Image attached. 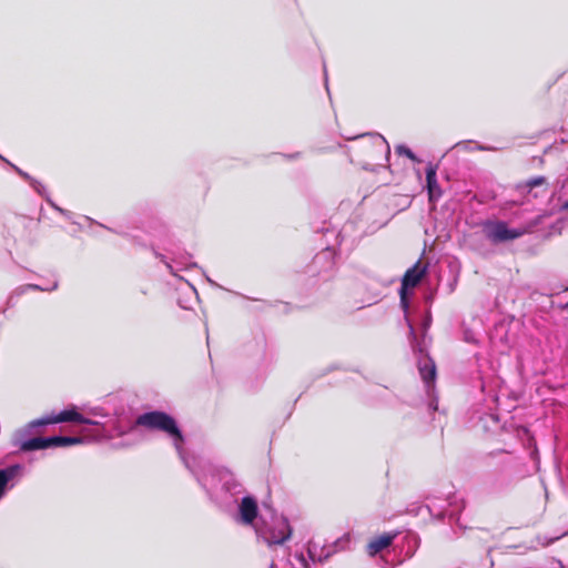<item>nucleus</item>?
<instances>
[{
	"instance_id": "5",
	"label": "nucleus",
	"mask_w": 568,
	"mask_h": 568,
	"mask_svg": "<svg viewBox=\"0 0 568 568\" xmlns=\"http://www.w3.org/2000/svg\"><path fill=\"white\" fill-rule=\"evenodd\" d=\"M427 265H423L420 260H418L412 267H409L402 280L400 285V302L406 305V291L407 288H413L419 284L423 277L426 275Z\"/></svg>"
},
{
	"instance_id": "4",
	"label": "nucleus",
	"mask_w": 568,
	"mask_h": 568,
	"mask_svg": "<svg viewBox=\"0 0 568 568\" xmlns=\"http://www.w3.org/2000/svg\"><path fill=\"white\" fill-rule=\"evenodd\" d=\"M59 423H78V424H94L89 418H85L82 414L78 413L75 407L73 406L70 409L62 410L61 413L57 415H51L47 417H42L36 420L31 422V426L39 427V426H45L51 424H59Z\"/></svg>"
},
{
	"instance_id": "6",
	"label": "nucleus",
	"mask_w": 568,
	"mask_h": 568,
	"mask_svg": "<svg viewBox=\"0 0 568 568\" xmlns=\"http://www.w3.org/2000/svg\"><path fill=\"white\" fill-rule=\"evenodd\" d=\"M292 528L286 519H281L264 537L268 545H282L291 538Z\"/></svg>"
},
{
	"instance_id": "12",
	"label": "nucleus",
	"mask_w": 568,
	"mask_h": 568,
	"mask_svg": "<svg viewBox=\"0 0 568 568\" xmlns=\"http://www.w3.org/2000/svg\"><path fill=\"white\" fill-rule=\"evenodd\" d=\"M82 443L81 437H70V436H53L49 437V447L52 446H72Z\"/></svg>"
},
{
	"instance_id": "14",
	"label": "nucleus",
	"mask_w": 568,
	"mask_h": 568,
	"mask_svg": "<svg viewBox=\"0 0 568 568\" xmlns=\"http://www.w3.org/2000/svg\"><path fill=\"white\" fill-rule=\"evenodd\" d=\"M547 185V179L545 176H535L519 185L520 189H525L528 192L532 191L537 186Z\"/></svg>"
},
{
	"instance_id": "13",
	"label": "nucleus",
	"mask_w": 568,
	"mask_h": 568,
	"mask_svg": "<svg viewBox=\"0 0 568 568\" xmlns=\"http://www.w3.org/2000/svg\"><path fill=\"white\" fill-rule=\"evenodd\" d=\"M19 468L18 465H14L0 470V497H2L8 481L16 476Z\"/></svg>"
},
{
	"instance_id": "1",
	"label": "nucleus",
	"mask_w": 568,
	"mask_h": 568,
	"mask_svg": "<svg viewBox=\"0 0 568 568\" xmlns=\"http://www.w3.org/2000/svg\"><path fill=\"white\" fill-rule=\"evenodd\" d=\"M135 425L149 430H159L170 435L176 443H183V435L176 425L175 419L160 410L141 414L135 419Z\"/></svg>"
},
{
	"instance_id": "3",
	"label": "nucleus",
	"mask_w": 568,
	"mask_h": 568,
	"mask_svg": "<svg viewBox=\"0 0 568 568\" xmlns=\"http://www.w3.org/2000/svg\"><path fill=\"white\" fill-rule=\"evenodd\" d=\"M347 140H357L356 150L367 158L374 159L376 153H389L387 141L381 134H361L355 138H346Z\"/></svg>"
},
{
	"instance_id": "10",
	"label": "nucleus",
	"mask_w": 568,
	"mask_h": 568,
	"mask_svg": "<svg viewBox=\"0 0 568 568\" xmlns=\"http://www.w3.org/2000/svg\"><path fill=\"white\" fill-rule=\"evenodd\" d=\"M418 371L424 383L428 386L434 384L436 379V365L430 357L426 356L419 361Z\"/></svg>"
},
{
	"instance_id": "16",
	"label": "nucleus",
	"mask_w": 568,
	"mask_h": 568,
	"mask_svg": "<svg viewBox=\"0 0 568 568\" xmlns=\"http://www.w3.org/2000/svg\"><path fill=\"white\" fill-rule=\"evenodd\" d=\"M26 288L40 290V287L38 285H34V284H29V285L26 286Z\"/></svg>"
},
{
	"instance_id": "17",
	"label": "nucleus",
	"mask_w": 568,
	"mask_h": 568,
	"mask_svg": "<svg viewBox=\"0 0 568 568\" xmlns=\"http://www.w3.org/2000/svg\"><path fill=\"white\" fill-rule=\"evenodd\" d=\"M561 209H562V210L568 211V201H566V202L562 204Z\"/></svg>"
},
{
	"instance_id": "15",
	"label": "nucleus",
	"mask_w": 568,
	"mask_h": 568,
	"mask_svg": "<svg viewBox=\"0 0 568 568\" xmlns=\"http://www.w3.org/2000/svg\"><path fill=\"white\" fill-rule=\"evenodd\" d=\"M396 153L399 154V155H405L407 156L409 160H412L413 162H418L419 160L416 158V155L414 154V152L405 146V145H398L396 148Z\"/></svg>"
},
{
	"instance_id": "2",
	"label": "nucleus",
	"mask_w": 568,
	"mask_h": 568,
	"mask_svg": "<svg viewBox=\"0 0 568 568\" xmlns=\"http://www.w3.org/2000/svg\"><path fill=\"white\" fill-rule=\"evenodd\" d=\"M540 222L541 216H537L527 226L518 229H508L507 224L503 221L488 222L485 224L486 236L494 243L513 241L521 237L525 234L531 233L532 229L536 227Z\"/></svg>"
},
{
	"instance_id": "8",
	"label": "nucleus",
	"mask_w": 568,
	"mask_h": 568,
	"mask_svg": "<svg viewBox=\"0 0 568 568\" xmlns=\"http://www.w3.org/2000/svg\"><path fill=\"white\" fill-rule=\"evenodd\" d=\"M396 537L397 532H384L373 537L366 545V552L372 557L376 556L378 552L389 547Z\"/></svg>"
},
{
	"instance_id": "11",
	"label": "nucleus",
	"mask_w": 568,
	"mask_h": 568,
	"mask_svg": "<svg viewBox=\"0 0 568 568\" xmlns=\"http://www.w3.org/2000/svg\"><path fill=\"white\" fill-rule=\"evenodd\" d=\"M49 448V437H33L22 443L21 449L24 452Z\"/></svg>"
},
{
	"instance_id": "7",
	"label": "nucleus",
	"mask_w": 568,
	"mask_h": 568,
	"mask_svg": "<svg viewBox=\"0 0 568 568\" xmlns=\"http://www.w3.org/2000/svg\"><path fill=\"white\" fill-rule=\"evenodd\" d=\"M240 520L244 525H252L257 518L258 508L256 500L251 496L242 498L240 507Z\"/></svg>"
},
{
	"instance_id": "9",
	"label": "nucleus",
	"mask_w": 568,
	"mask_h": 568,
	"mask_svg": "<svg viewBox=\"0 0 568 568\" xmlns=\"http://www.w3.org/2000/svg\"><path fill=\"white\" fill-rule=\"evenodd\" d=\"M437 166L428 163L426 168V185L428 192V199L430 202L438 200L442 196V190L437 182Z\"/></svg>"
}]
</instances>
